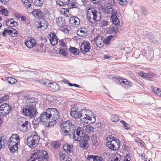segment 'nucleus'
<instances>
[{"label":"nucleus","mask_w":161,"mask_h":161,"mask_svg":"<svg viewBox=\"0 0 161 161\" xmlns=\"http://www.w3.org/2000/svg\"><path fill=\"white\" fill-rule=\"evenodd\" d=\"M9 96L8 95H5L0 98V103L4 101H6L8 99Z\"/></svg>","instance_id":"09e8293b"},{"label":"nucleus","mask_w":161,"mask_h":161,"mask_svg":"<svg viewBox=\"0 0 161 161\" xmlns=\"http://www.w3.org/2000/svg\"><path fill=\"white\" fill-rule=\"evenodd\" d=\"M93 41L95 42L97 46L99 47H102L104 44L103 41L100 36L96 37L94 39Z\"/></svg>","instance_id":"6ab92c4d"},{"label":"nucleus","mask_w":161,"mask_h":161,"mask_svg":"<svg viewBox=\"0 0 161 161\" xmlns=\"http://www.w3.org/2000/svg\"><path fill=\"white\" fill-rule=\"evenodd\" d=\"M85 32L84 31H83L82 30H79L77 32V35L79 36H83V35L82 34H81L80 35V33H82L83 34H85Z\"/></svg>","instance_id":"13d9d810"},{"label":"nucleus","mask_w":161,"mask_h":161,"mask_svg":"<svg viewBox=\"0 0 161 161\" xmlns=\"http://www.w3.org/2000/svg\"><path fill=\"white\" fill-rule=\"evenodd\" d=\"M114 38V37L112 35L109 36L108 37H107L103 41L104 43L109 45L111 42V41H112V39Z\"/></svg>","instance_id":"e433bc0d"},{"label":"nucleus","mask_w":161,"mask_h":161,"mask_svg":"<svg viewBox=\"0 0 161 161\" xmlns=\"http://www.w3.org/2000/svg\"><path fill=\"white\" fill-rule=\"evenodd\" d=\"M7 31V33L9 35L11 36H17L16 34H17V33L16 32H14L13 33V31L10 30L6 29Z\"/></svg>","instance_id":"de8ad7c7"},{"label":"nucleus","mask_w":161,"mask_h":161,"mask_svg":"<svg viewBox=\"0 0 161 161\" xmlns=\"http://www.w3.org/2000/svg\"><path fill=\"white\" fill-rule=\"evenodd\" d=\"M68 6L69 7H70V8H74L76 6L75 3H68Z\"/></svg>","instance_id":"0e129e2a"},{"label":"nucleus","mask_w":161,"mask_h":161,"mask_svg":"<svg viewBox=\"0 0 161 161\" xmlns=\"http://www.w3.org/2000/svg\"><path fill=\"white\" fill-rule=\"evenodd\" d=\"M108 25V22L105 20H102L100 24V27H103L107 26Z\"/></svg>","instance_id":"8fccbe9b"},{"label":"nucleus","mask_w":161,"mask_h":161,"mask_svg":"<svg viewBox=\"0 0 161 161\" xmlns=\"http://www.w3.org/2000/svg\"><path fill=\"white\" fill-rule=\"evenodd\" d=\"M69 23L73 27H77L80 24V20L77 17L72 16L70 18Z\"/></svg>","instance_id":"4468645a"},{"label":"nucleus","mask_w":161,"mask_h":161,"mask_svg":"<svg viewBox=\"0 0 161 161\" xmlns=\"http://www.w3.org/2000/svg\"><path fill=\"white\" fill-rule=\"evenodd\" d=\"M18 144L16 143L15 144H12L10 143L8 145V147L9 148L11 152L14 153L17 151L18 149Z\"/></svg>","instance_id":"393cba45"},{"label":"nucleus","mask_w":161,"mask_h":161,"mask_svg":"<svg viewBox=\"0 0 161 161\" xmlns=\"http://www.w3.org/2000/svg\"><path fill=\"white\" fill-rule=\"evenodd\" d=\"M104 12L107 14H111V15H114L115 13H118L115 11L112 8H110L106 10H105Z\"/></svg>","instance_id":"c9c22d12"},{"label":"nucleus","mask_w":161,"mask_h":161,"mask_svg":"<svg viewBox=\"0 0 161 161\" xmlns=\"http://www.w3.org/2000/svg\"><path fill=\"white\" fill-rule=\"evenodd\" d=\"M117 1L120 5L122 6L125 5L127 3L126 0H117Z\"/></svg>","instance_id":"5fc2aeb1"},{"label":"nucleus","mask_w":161,"mask_h":161,"mask_svg":"<svg viewBox=\"0 0 161 161\" xmlns=\"http://www.w3.org/2000/svg\"><path fill=\"white\" fill-rule=\"evenodd\" d=\"M101 18V13L97 10L91 23L92 24H95L98 21H100Z\"/></svg>","instance_id":"2eb2a0df"},{"label":"nucleus","mask_w":161,"mask_h":161,"mask_svg":"<svg viewBox=\"0 0 161 161\" xmlns=\"http://www.w3.org/2000/svg\"><path fill=\"white\" fill-rule=\"evenodd\" d=\"M34 4L37 6H41L43 3L44 0H32Z\"/></svg>","instance_id":"4c0bfd02"},{"label":"nucleus","mask_w":161,"mask_h":161,"mask_svg":"<svg viewBox=\"0 0 161 161\" xmlns=\"http://www.w3.org/2000/svg\"><path fill=\"white\" fill-rule=\"evenodd\" d=\"M40 137L36 132H33L30 136L27 139L26 143L27 145L31 148L36 147L39 143Z\"/></svg>","instance_id":"39448f33"},{"label":"nucleus","mask_w":161,"mask_h":161,"mask_svg":"<svg viewBox=\"0 0 161 161\" xmlns=\"http://www.w3.org/2000/svg\"><path fill=\"white\" fill-rule=\"evenodd\" d=\"M5 140L3 139V137L0 136V150L2 149L3 145H4Z\"/></svg>","instance_id":"3c124183"},{"label":"nucleus","mask_w":161,"mask_h":161,"mask_svg":"<svg viewBox=\"0 0 161 161\" xmlns=\"http://www.w3.org/2000/svg\"><path fill=\"white\" fill-rule=\"evenodd\" d=\"M43 44L41 43L38 44L36 48V50L37 52H40L42 53L43 52L45 53L46 52L45 48L43 47Z\"/></svg>","instance_id":"b1692460"},{"label":"nucleus","mask_w":161,"mask_h":161,"mask_svg":"<svg viewBox=\"0 0 161 161\" xmlns=\"http://www.w3.org/2000/svg\"><path fill=\"white\" fill-rule=\"evenodd\" d=\"M97 10L94 8L91 7L88 10L87 13V19L90 22L92 20Z\"/></svg>","instance_id":"f8f14e48"},{"label":"nucleus","mask_w":161,"mask_h":161,"mask_svg":"<svg viewBox=\"0 0 161 161\" xmlns=\"http://www.w3.org/2000/svg\"><path fill=\"white\" fill-rule=\"evenodd\" d=\"M150 41L153 42L155 44H159V42L155 40L154 39H154L151 40Z\"/></svg>","instance_id":"774afa93"},{"label":"nucleus","mask_w":161,"mask_h":161,"mask_svg":"<svg viewBox=\"0 0 161 161\" xmlns=\"http://www.w3.org/2000/svg\"><path fill=\"white\" fill-rule=\"evenodd\" d=\"M87 159L88 160H90L92 159L93 161H102L103 158L102 157L99 156L97 155H88Z\"/></svg>","instance_id":"4be33fe9"},{"label":"nucleus","mask_w":161,"mask_h":161,"mask_svg":"<svg viewBox=\"0 0 161 161\" xmlns=\"http://www.w3.org/2000/svg\"><path fill=\"white\" fill-rule=\"evenodd\" d=\"M37 26L38 28H42V30H45L47 29L48 26V23L46 20L42 19L41 21L39 23L38 25Z\"/></svg>","instance_id":"412c9836"},{"label":"nucleus","mask_w":161,"mask_h":161,"mask_svg":"<svg viewBox=\"0 0 161 161\" xmlns=\"http://www.w3.org/2000/svg\"><path fill=\"white\" fill-rule=\"evenodd\" d=\"M57 24L60 27H62L65 25V20L62 17H58L56 20Z\"/></svg>","instance_id":"5701e85b"},{"label":"nucleus","mask_w":161,"mask_h":161,"mask_svg":"<svg viewBox=\"0 0 161 161\" xmlns=\"http://www.w3.org/2000/svg\"><path fill=\"white\" fill-rule=\"evenodd\" d=\"M123 126L126 130L130 129V127L128 124L125 123L123 125Z\"/></svg>","instance_id":"680f3d73"},{"label":"nucleus","mask_w":161,"mask_h":161,"mask_svg":"<svg viewBox=\"0 0 161 161\" xmlns=\"http://www.w3.org/2000/svg\"><path fill=\"white\" fill-rule=\"evenodd\" d=\"M22 2L24 3L25 5L28 8H27L28 9L30 10L32 9L31 6V4L32 3V0H21Z\"/></svg>","instance_id":"2f4dec72"},{"label":"nucleus","mask_w":161,"mask_h":161,"mask_svg":"<svg viewBox=\"0 0 161 161\" xmlns=\"http://www.w3.org/2000/svg\"><path fill=\"white\" fill-rule=\"evenodd\" d=\"M111 121L113 122H116L119 120V119L118 116L115 114H112L110 118Z\"/></svg>","instance_id":"ea45409f"},{"label":"nucleus","mask_w":161,"mask_h":161,"mask_svg":"<svg viewBox=\"0 0 161 161\" xmlns=\"http://www.w3.org/2000/svg\"><path fill=\"white\" fill-rule=\"evenodd\" d=\"M48 158V153L45 151L37 150L32 154L30 158L27 161H42L40 159L41 158L47 159Z\"/></svg>","instance_id":"7ed1b4c3"},{"label":"nucleus","mask_w":161,"mask_h":161,"mask_svg":"<svg viewBox=\"0 0 161 161\" xmlns=\"http://www.w3.org/2000/svg\"><path fill=\"white\" fill-rule=\"evenodd\" d=\"M17 124L19 128L23 131H26L30 128V124L27 119L24 117L17 119Z\"/></svg>","instance_id":"423d86ee"},{"label":"nucleus","mask_w":161,"mask_h":161,"mask_svg":"<svg viewBox=\"0 0 161 161\" xmlns=\"http://www.w3.org/2000/svg\"><path fill=\"white\" fill-rule=\"evenodd\" d=\"M91 48L90 43L89 42H83L80 47V50L81 53L85 54L89 51Z\"/></svg>","instance_id":"9b49d317"},{"label":"nucleus","mask_w":161,"mask_h":161,"mask_svg":"<svg viewBox=\"0 0 161 161\" xmlns=\"http://www.w3.org/2000/svg\"><path fill=\"white\" fill-rule=\"evenodd\" d=\"M0 12L2 13V14L5 16H7L8 14V11L5 8H2L0 10Z\"/></svg>","instance_id":"864d4df0"},{"label":"nucleus","mask_w":161,"mask_h":161,"mask_svg":"<svg viewBox=\"0 0 161 161\" xmlns=\"http://www.w3.org/2000/svg\"><path fill=\"white\" fill-rule=\"evenodd\" d=\"M67 49V48L65 47H64V48H60L59 51V54L62 55L64 57L67 56V54L66 52Z\"/></svg>","instance_id":"58836bf2"},{"label":"nucleus","mask_w":161,"mask_h":161,"mask_svg":"<svg viewBox=\"0 0 161 161\" xmlns=\"http://www.w3.org/2000/svg\"><path fill=\"white\" fill-rule=\"evenodd\" d=\"M91 139L93 144H95L97 142L96 137L94 135H93Z\"/></svg>","instance_id":"4d7b16f0"},{"label":"nucleus","mask_w":161,"mask_h":161,"mask_svg":"<svg viewBox=\"0 0 161 161\" xmlns=\"http://www.w3.org/2000/svg\"><path fill=\"white\" fill-rule=\"evenodd\" d=\"M57 4L60 6H63L68 4L70 0H56Z\"/></svg>","instance_id":"72a5a7b5"},{"label":"nucleus","mask_w":161,"mask_h":161,"mask_svg":"<svg viewBox=\"0 0 161 161\" xmlns=\"http://www.w3.org/2000/svg\"><path fill=\"white\" fill-rule=\"evenodd\" d=\"M109 31L111 33H114L118 31V30L116 27H113L110 28L109 29Z\"/></svg>","instance_id":"6e6d98bb"},{"label":"nucleus","mask_w":161,"mask_h":161,"mask_svg":"<svg viewBox=\"0 0 161 161\" xmlns=\"http://www.w3.org/2000/svg\"><path fill=\"white\" fill-rule=\"evenodd\" d=\"M159 89L158 88L155 87L153 88V91L155 93H156L158 95V92L159 91Z\"/></svg>","instance_id":"052dcab7"},{"label":"nucleus","mask_w":161,"mask_h":161,"mask_svg":"<svg viewBox=\"0 0 161 161\" xmlns=\"http://www.w3.org/2000/svg\"><path fill=\"white\" fill-rule=\"evenodd\" d=\"M32 14L35 16H37L38 18L42 17L43 15L42 12L38 10H35L32 12Z\"/></svg>","instance_id":"c85d7f7f"},{"label":"nucleus","mask_w":161,"mask_h":161,"mask_svg":"<svg viewBox=\"0 0 161 161\" xmlns=\"http://www.w3.org/2000/svg\"><path fill=\"white\" fill-rule=\"evenodd\" d=\"M71 111L70 112L71 116L75 119H77L79 118V112L76 110H73V108L71 109Z\"/></svg>","instance_id":"473e14b6"},{"label":"nucleus","mask_w":161,"mask_h":161,"mask_svg":"<svg viewBox=\"0 0 161 161\" xmlns=\"http://www.w3.org/2000/svg\"><path fill=\"white\" fill-rule=\"evenodd\" d=\"M73 146L72 145H69L68 144H65L63 147L64 150L67 153L70 152Z\"/></svg>","instance_id":"bb28decb"},{"label":"nucleus","mask_w":161,"mask_h":161,"mask_svg":"<svg viewBox=\"0 0 161 161\" xmlns=\"http://www.w3.org/2000/svg\"><path fill=\"white\" fill-rule=\"evenodd\" d=\"M139 75L143 78H147V79L149 80V78L153 76V75L150 73H145L144 72H141L139 74Z\"/></svg>","instance_id":"c756f323"},{"label":"nucleus","mask_w":161,"mask_h":161,"mask_svg":"<svg viewBox=\"0 0 161 161\" xmlns=\"http://www.w3.org/2000/svg\"><path fill=\"white\" fill-rule=\"evenodd\" d=\"M92 116H93L92 117L91 115H89V117L90 118L89 119H87V121H88V120H90L91 121L92 123H94L96 121V119L95 117L93 115Z\"/></svg>","instance_id":"603ef678"},{"label":"nucleus","mask_w":161,"mask_h":161,"mask_svg":"<svg viewBox=\"0 0 161 161\" xmlns=\"http://www.w3.org/2000/svg\"><path fill=\"white\" fill-rule=\"evenodd\" d=\"M108 2L110 5L111 6L115 5L114 0H108Z\"/></svg>","instance_id":"338daca9"},{"label":"nucleus","mask_w":161,"mask_h":161,"mask_svg":"<svg viewBox=\"0 0 161 161\" xmlns=\"http://www.w3.org/2000/svg\"><path fill=\"white\" fill-rule=\"evenodd\" d=\"M5 80L7 82L10 84H14L17 82L16 80L12 77H6Z\"/></svg>","instance_id":"7c9ffc66"},{"label":"nucleus","mask_w":161,"mask_h":161,"mask_svg":"<svg viewBox=\"0 0 161 161\" xmlns=\"http://www.w3.org/2000/svg\"><path fill=\"white\" fill-rule=\"evenodd\" d=\"M59 158L61 161H64L67 157L62 152H59L58 153Z\"/></svg>","instance_id":"f704fd0d"},{"label":"nucleus","mask_w":161,"mask_h":161,"mask_svg":"<svg viewBox=\"0 0 161 161\" xmlns=\"http://www.w3.org/2000/svg\"><path fill=\"white\" fill-rule=\"evenodd\" d=\"M49 83L47 85V86H49L51 90L53 91H57L59 90V85L57 84L56 82H53L52 83L49 80Z\"/></svg>","instance_id":"a211bd4d"},{"label":"nucleus","mask_w":161,"mask_h":161,"mask_svg":"<svg viewBox=\"0 0 161 161\" xmlns=\"http://www.w3.org/2000/svg\"><path fill=\"white\" fill-rule=\"evenodd\" d=\"M12 108L8 104L5 103L0 106V116H7L11 112Z\"/></svg>","instance_id":"6e6552de"},{"label":"nucleus","mask_w":161,"mask_h":161,"mask_svg":"<svg viewBox=\"0 0 161 161\" xmlns=\"http://www.w3.org/2000/svg\"><path fill=\"white\" fill-rule=\"evenodd\" d=\"M19 137L17 134H13L10 137L8 140V143L9 144L11 143L12 144H15L18 145L19 143Z\"/></svg>","instance_id":"ddd939ff"},{"label":"nucleus","mask_w":161,"mask_h":161,"mask_svg":"<svg viewBox=\"0 0 161 161\" xmlns=\"http://www.w3.org/2000/svg\"><path fill=\"white\" fill-rule=\"evenodd\" d=\"M125 80L126 81L123 80L121 79H118V81L120 83H122L124 84L125 85L128 86H131V83L126 80Z\"/></svg>","instance_id":"49530a36"},{"label":"nucleus","mask_w":161,"mask_h":161,"mask_svg":"<svg viewBox=\"0 0 161 161\" xmlns=\"http://www.w3.org/2000/svg\"><path fill=\"white\" fill-rule=\"evenodd\" d=\"M59 44L61 45L63 47H65L66 46V44L63 40H60L59 41Z\"/></svg>","instance_id":"bf43d9fd"},{"label":"nucleus","mask_w":161,"mask_h":161,"mask_svg":"<svg viewBox=\"0 0 161 161\" xmlns=\"http://www.w3.org/2000/svg\"><path fill=\"white\" fill-rule=\"evenodd\" d=\"M147 37L150 41L154 39V36L151 34H148L147 35Z\"/></svg>","instance_id":"e2e57ef3"},{"label":"nucleus","mask_w":161,"mask_h":161,"mask_svg":"<svg viewBox=\"0 0 161 161\" xmlns=\"http://www.w3.org/2000/svg\"><path fill=\"white\" fill-rule=\"evenodd\" d=\"M52 147L55 149H57L60 148V144L56 141H54L52 143Z\"/></svg>","instance_id":"79ce46f5"},{"label":"nucleus","mask_w":161,"mask_h":161,"mask_svg":"<svg viewBox=\"0 0 161 161\" xmlns=\"http://www.w3.org/2000/svg\"><path fill=\"white\" fill-rule=\"evenodd\" d=\"M76 129L75 125L69 120L62 124L60 132L64 136L73 134V138L74 140L80 142V147L84 149H87L88 147L87 141L89 139L88 136L83 133V130L82 128L78 127Z\"/></svg>","instance_id":"f257e3e1"},{"label":"nucleus","mask_w":161,"mask_h":161,"mask_svg":"<svg viewBox=\"0 0 161 161\" xmlns=\"http://www.w3.org/2000/svg\"><path fill=\"white\" fill-rule=\"evenodd\" d=\"M27 105H33L36 107V103H37V99L34 97H31L28 99L27 100Z\"/></svg>","instance_id":"a878e982"},{"label":"nucleus","mask_w":161,"mask_h":161,"mask_svg":"<svg viewBox=\"0 0 161 161\" xmlns=\"http://www.w3.org/2000/svg\"><path fill=\"white\" fill-rule=\"evenodd\" d=\"M38 82L40 84H43V85H45L46 86H47V85L48 84L49 82V80H46V79H39L38 80Z\"/></svg>","instance_id":"a19ab883"},{"label":"nucleus","mask_w":161,"mask_h":161,"mask_svg":"<svg viewBox=\"0 0 161 161\" xmlns=\"http://www.w3.org/2000/svg\"><path fill=\"white\" fill-rule=\"evenodd\" d=\"M142 14L144 15H146L147 13V8H142Z\"/></svg>","instance_id":"69168bd1"},{"label":"nucleus","mask_w":161,"mask_h":161,"mask_svg":"<svg viewBox=\"0 0 161 161\" xmlns=\"http://www.w3.org/2000/svg\"><path fill=\"white\" fill-rule=\"evenodd\" d=\"M84 128H85V130L88 133L92 132L93 131L94 128L91 125H87Z\"/></svg>","instance_id":"c03bdc74"},{"label":"nucleus","mask_w":161,"mask_h":161,"mask_svg":"<svg viewBox=\"0 0 161 161\" xmlns=\"http://www.w3.org/2000/svg\"><path fill=\"white\" fill-rule=\"evenodd\" d=\"M107 139L106 145L108 147L114 150H117L119 149L120 142L118 139L111 135L107 138Z\"/></svg>","instance_id":"f03ea898"},{"label":"nucleus","mask_w":161,"mask_h":161,"mask_svg":"<svg viewBox=\"0 0 161 161\" xmlns=\"http://www.w3.org/2000/svg\"><path fill=\"white\" fill-rule=\"evenodd\" d=\"M59 114L58 111L56 109L50 108L47 109L45 111L42 112L40 115L43 121H45L46 120L52 119L53 116L56 114Z\"/></svg>","instance_id":"20e7f679"},{"label":"nucleus","mask_w":161,"mask_h":161,"mask_svg":"<svg viewBox=\"0 0 161 161\" xmlns=\"http://www.w3.org/2000/svg\"><path fill=\"white\" fill-rule=\"evenodd\" d=\"M35 107L33 105H26L23 108V114L28 117H32L34 116L36 112V109Z\"/></svg>","instance_id":"0eeeda50"},{"label":"nucleus","mask_w":161,"mask_h":161,"mask_svg":"<svg viewBox=\"0 0 161 161\" xmlns=\"http://www.w3.org/2000/svg\"><path fill=\"white\" fill-rule=\"evenodd\" d=\"M25 43L26 46L30 48H31L35 46L36 44L35 40L32 38L25 41Z\"/></svg>","instance_id":"dca6fc26"},{"label":"nucleus","mask_w":161,"mask_h":161,"mask_svg":"<svg viewBox=\"0 0 161 161\" xmlns=\"http://www.w3.org/2000/svg\"><path fill=\"white\" fill-rule=\"evenodd\" d=\"M59 117V114H56L54 116H53L52 119H49L48 123L45 122L44 125L46 127H52L55 125Z\"/></svg>","instance_id":"9d476101"},{"label":"nucleus","mask_w":161,"mask_h":161,"mask_svg":"<svg viewBox=\"0 0 161 161\" xmlns=\"http://www.w3.org/2000/svg\"><path fill=\"white\" fill-rule=\"evenodd\" d=\"M52 36L50 34H49L51 38L50 41L51 44L55 45L58 43V39L54 33H52Z\"/></svg>","instance_id":"aec40b11"},{"label":"nucleus","mask_w":161,"mask_h":161,"mask_svg":"<svg viewBox=\"0 0 161 161\" xmlns=\"http://www.w3.org/2000/svg\"><path fill=\"white\" fill-rule=\"evenodd\" d=\"M44 122L43 120L41 118L40 115L39 117H36L34 118L32 121L33 125H37L41 122Z\"/></svg>","instance_id":"cd10ccee"},{"label":"nucleus","mask_w":161,"mask_h":161,"mask_svg":"<svg viewBox=\"0 0 161 161\" xmlns=\"http://www.w3.org/2000/svg\"><path fill=\"white\" fill-rule=\"evenodd\" d=\"M92 112L88 110L82 109L79 112V118L81 121L86 123H88L87 119H89V115L92 114Z\"/></svg>","instance_id":"1a4fd4ad"},{"label":"nucleus","mask_w":161,"mask_h":161,"mask_svg":"<svg viewBox=\"0 0 161 161\" xmlns=\"http://www.w3.org/2000/svg\"><path fill=\"white\" fill-rule=\"evenodd\" d=\"M69 51L71 53L76 55L78 54L79 53V50L75 47H70Z\"/></svg>","instance_id":"a18cd8bd"},{"label":"nucleus","mask_w":161,"mask_h":161,"mask_svg":"<svg viewBox=\"0 0 161 161\" xmlns=\"http://www.w3.org/2000/svg\"><path fill=\"white\" fill-rule=\"evenodd\" d=\"M121 159V155L118 153H116L114 154L113 160L114 161H120Z\"/></svg>","instance_id":"37998d69"},{"label":"nucleus","mask_w":161,"mask_h":161,"mask_svg":"<svg viewBox=\"0 0 161 161\" xmlns=\"http://www.w3.org/2000/svg\"><path fill=\"white\" fill-rule=\"evenodd\" d=\"M119 14L118 13H115L114 15H111V20L112 22L115 25H119L120 21L118 18Z\"/></svg>","instance_id":"f3484780"}]
</instances>
